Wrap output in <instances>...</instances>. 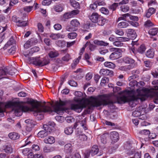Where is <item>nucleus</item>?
I'll list each match as a JSON object with an SVG mask.
<instances>
[{
  "label": "nucleus",
  "instance_id": "nucleus-39",
  "mask_svg": "<svg viewBox=\"0 0 158 158\" xmlns=\"http://www.w3.org/2000/svg\"><path fill=\"white\" fill-rule=\"evenodd\" d=\"M25 122L26 123L28 124V125H29L31 127H33L36 124L35 122L30 119L26 120L25 121Z\"/></svg>",
  "mask_w": 158,
  "mask_h": 158
},
{
  "label": "nucleus",
  "instance_id": "nucleus-52",
  "mask_svg": "<svg viewBox=\"0 0 158 158\" xmlns=\"http://www.w3.org/2000/svg\"><path fill=\"white\" fill-rule=\"evenodd\" d=\"M66 158H81V156L78 153H76L74 155H70Z\"/></svg>",
  "mask_w": 158,
  "mask_h": 158
},
{
  "label": "nucleus",
  "instance_id": "nucleus-14",
  "mask_svg": "<svg viewBox=\"0 0 158 158\" xmlns=\"http://www.w3.org/2000/svg\"><path fill=\"white\" fill-rule=\"evenodd\" d=\"M43 127L44 128V130L41 131L37 134L38 136L41 138H44L48 135V131L46 128L48 127V126L47 125H44Z\"/></svg>",
  "mask_w": 158,
  "mask_h": 158
},
{
  "label": "nucleus",
  "instance_id": "nucleus-4",
  "mask_svg": "<svg viewBox=\"0 0 158 158\" xmlns=\"http://www.w3.org/2000/svg\"><path fill=\"white\" fill-rule=\"evenodd\" d=\"M94 97L91 96L88 98L85 99L82 102L77 104L72 103L70 105V109L78 113H80L83 108L88 105L94 107Z\"/></svg>",
  "mask_w": 158,
  "mask_h": 158
},
{
  "label": "nucleus",
  "instance_id": "nucleus-41",
  "mask_svg": "<svg viewBox=\"0 0 158 158\" xmlns=\"http://www.w3.org/2000/svg\"><path fill=\"white\" fill-rule=\"evenodd\" d=\"M57 45L59 47L63 48L66 45V42L64 41L58 40L56 43Z\"/></svg>",
  "mask_w": 158,
  "mask_h": 158
},
{
  "label": "nucleus",
  "instance_id": "nucleus-64",
  "mask_svg": "<svg viewBox=\"0 0 158 158\" xmlns=\"http://www.w3.org/2000/svg\"><path fill=\"white\" fill-rule=\"evenodd\" d=\"M141 153L140 152H135L133 157H130V158H141Z\"/></svg>",
  "mask_w": 158,
  "mask_h": 158
},
{
  "label": "nucleus",
  "instance_id": "nucleus-15",
  "mask_svg": "<svg viewBox=\"0 0 158 158\" xmlns=\"http://www.w3.org/2000/svg\"><path fill=\"white\" fill-rule=\"evenodd\" d=\"M99 73L101 75L103 76L109 75L111 77L114 75L113 72L112 70H110L108 69H101L99 72Z\"/></svg>",
  "mask_w": 158,
  "mask_h": 158
},
{
  "label": "nucleus",
  "instance_id": "nucleus-3",
  "mask_svg": "<svg viewBox=\"0 0 158 158\" xmlns=\"http://www.w3.org/2000/svg\"><path fill=\"white\" fill-rule=\"evenodd\" d=\"M94 107H98L102 105L108 106L111 109H114L115 106L114 105L115 103L110 99V97L106 94L99 95L96 97H94Z\"/></svg>",
  "mask_w": 158,
  "mask_h": 158
},
{
  "label": "nucleus",
  "instance_id": "nucleus-49",
  "mask_svg": "<svg viewBox=\"0 0 158 158\" xmlns=\"http://www.w3.org/2000/svg\"><path fill=\"white\" fill-rule=\"evenodd\" d=\"M109 81V78L106 77H103L101 80L100 84L101 85H103L106 83H108Z\"/></svg>",
  "mask_w": 158,
  "mask_h": 158
},
{
  "label": "nucleus",
  "instance_id": "nucleus-30",
  "mask_svg": "<svg viewBox=\"0 0 158 158\" xmlns=\"http://www.w3.org/2000/svg\"><path fill=\"white\" fill-rule=\"evenodd\" d=\"M73 131V127L72 126L67 127L65 128L64 132L67 135L71 134Z\"/></svg>",
  "mask_w": 158,
  "mask_h": 158
},
{
  "label": "nucleus",
  "instance_id": "nucleus-29",
  "mask_svg": "<svg viewBox=\"0 0 158 158\" xmlns=\"http://www.w3.org/2000/svg\"><path fill=\"white\" fill-rule=\"evenodd\" d=\"M70 3L72 6L75 9H79L80 5L79 3L74 0H70Z\"/></svg>",
  "mask_w": 158,
  "mask_h": 158
},
{
  "label": "nucleus",
  "instance_id": "nucleus-8",
  "mask_svg": "<svg viewBox=\"0 0 158 158\" xmlns=\"http://www.w3.org/2000/svg\"><path fill=\"white\" fill-rule=\"evenodd\" d=\"M122 60L124 63L129 64L127 66V69L128 70L132 69L136 66L137 63L135 60L130 56H125L123 58Z\"/></svg>",
  "mask_w": 158,
  "mask_h": 158
},
{
  "label": "nucleus",
  "instance_id": "nucleus-27",
  "mask_svg": "<svg viewBox=\"0 0 158 158\" xmlns=\"http://www.w3.org/2000/svg\"><path fill=\"white\" fill-rule=\"evenodd\" d=\"M44 142L46 143L52 144L55 142V138L52 136H49L48 138H46L44 140Z\"/></svg>",
  "mask_w": 158,
  "mask_h": 158
},
{
  "label": "nucleus",
  "instance_id": "nucleus-40",
  "mask_svg": "<svg viewBox=\"0 0 158 158\" xmlns=\"http://www.w3.org/2000/svg\"><path fill=\"white\" fill-rule=\"evenodd\" d=\"M71 59V56L69 54L67 53L62 57V60L64 62H68Z\"/></svg>",
  "mask_w": 158,
  "mask_h": 158
},
{
  "label": "nucleus",
  "instance_id": "nucleus-50",
  "mask_svg": "<svg viewBox=\"0 0 158 158\" xmlns=\"http://www.w3.org/2000/svg\"><path fill=\"white\" fill-rule=\"evenodd\" d=\"M77 35V34L76 32H72L68 34V37L69 38L72 39L76 38Z\"/></svg>",
  "mask_w": 158,
  "mask_h": 158
},
{
  "label": "nucleus",
  "instance_id": "nucleus-34",
  "mask_svg": "<svg viewBox=\"0 0 158 158\" xmlns=\"http://www.w3.org/2000/svg\"><path fill=\"white\" fill-rule=\"evenodd\" d=\"M99 53L102 55H105L109 52L108 49L106 48L101 47L98 49Z\"/></svg>",
  "mask_w": 158,
  "mask_h": 158
},
{
  "label": "nucleus",
  "instance_id": "nucleus-17",
  "mask_svg": "<svg viewBox=\"0 0 158 158\" xmlns=\"http://www.w3.org/2000/svg\"><path fill=\"white\" fill-rule=\"evenodd\" d=\"M91 152V155L92 156H94L97 154L99 152V148L98 146L96 145H93L89 150Z\"/></svg>",
  "mask_w": 158,
  "mask_h": 158
},
{
  "label": "nucleus",
  "instance_id": "nucleus-12",
  "mask_svg": "<svg viewBox=\"0 0 158 158\" xmlns=\"http://www.w3.org/2000/svg\"><path fill=\"white\" fill-rule=\"evenodd\" d=\"M10 71H8L7 68L4 67L2 69L0 70V79L3 78H6V76L7 75L12 76L15 73Z\"/></svg>",
  "mask_w": 158,
  "mask_h": 158
},
{
  "label": "nucleus",
  "instance_id": "nucleus-54",
  "mask_svg": "<svg viewBox=\"0 0 158 158\" xmlns=\"http://www.w3.org/2000/svg\"><path fill=\"white\" fill-rule=\"evenodd\" d=\"M113 44L114 45L118 47H121L123 46V43L119 41L118 40H116L113 43Z\"/></svg>",
  "mask_w": 158,
  "mask_h": 158
},
{
  "label": "nucleus",
  "instance_id": "nucleus-13",
  "mask_svg": "<svg viewBox=\"0 0 158 158\" xmlns=\"http://www.w3.org/2000/svg\"><path fill=\"white\" fill-rule=\"evenodd\" d=\"M127 34V37L129 38V39H134L137 36L135 30L132 29H128Z\"/></svg>",
  "mask_w": 158,
  "mask_h": 158
},
{
  "label": "nucleus",
  "instance_id": "nucleus-38",
  "mask_svg": "<svg viewBox=\"0 0 158 158\" xmlns=\"http://www.w3.org/2000/svg\"><path fill=\"white\" fill-rule=\"evenodd\" d=\"M59 54L57 51H51L48 53V56L51 58H54L58 56Z\"/></svg>",
  "mask_w": 158,
  "mask_h": 158
},
{
  "label": "nucleus",
  "instance_id": "nucleus-36",
  "mask_svg": "<svg viewBox=\"0 0 158 158\" xmlns=\"http://www.w3.org/2000/svg\"><path fill=\"white\" fill-rule=\"evenodd\" d=\"M129 26L128 23L125 21H122L119 23L118 25V27L120 28H126Z\"/></svg>",
  "mask_w": 158,
  "mask_h": 158
},
{
  "label": "nucleus",
  "instance_id": "nucleus-11",
  "mask_svg": "<svg viewBox=\"0 0 158 158\" xmlns=\"http://www.w3.org/2000/svg\"><path fill=\"white\" fill-rule=\"evenodd\" d=\"M137 21L139 19L137 16H134L131 15L129 13L124 14L122 15V17L118 18V20H123L126 21H128L129 19Z\"/></svg>",
  "mask_w": 158,
  "mask_h": 158
},
{
  "label": "nucleus",
  "instance_id": "nucleus-25",
  "mask_svg": "<svg viewBox=\"0 0 158 158\" xmlns=\"http://www.w3.org/2000/svg\"><path fill=\"white\" fill-rule=\"evenodd\" d=\"M109 136L107 133H105L100 136V140L101 142L103 144H106L107 143V138Z\"/></svg>",
  "mask_w": 158,
  "mask_h": 158
},
{
  "label": "nucleus",
  "instance_id": "nucleus-58",
  "mask_svg": "<svg viewBox=\"0 0 158 158\" xmlns=\"http://www.w3.org/2000/svg\"><path fill=\"white\" fill-rule=\"evenodd\" d=\"M117 40L122 42H125L129 41V39L126 37H117Z\"/></svg>",
  "mask_w": 158,
  "mask_h": 158
},
{
  "label": "nucleus",
  "instance_id": "nucleus-6",
  "mask_svg": "<svg viewBox=\"0 0 158 158\" xmlns=\"http://www.w3.org/2000/svg\"><path fill=\"white\" fill-rule=\"evenodd\" d=\"M89 18L92 22L97 23L100 26H103L106 22V19L97 13H93Z\"/></svg>",
  "mask_w": 158,
  "mask_h": 158
},
{
  "label": "nucleus",
  "instance_id": "nucleus-26",
  "mask_svg": "<svg viewBox=\"0 0 158 158\" xmlns=\"http://www.w3.org/2000/svg\"><path fill=\"white\" fill-rule=\"evenodd\" d=\"M155 51L153 49H150L148 50L146 53V55L148 58H152L154 56Z\"/></svg>",
  "mask_w": 158,
  "mask_h": 158
},
{
  "label": "nucleus",
  "instance_id": "nucleus-42",
  "mask_svg": "<svg viewBox=\"0 0 158 158\" xmlns=\"http://www.w3.org/2000/svg\"><path fill=\"white\" fill-rule=\"evenodd\" d=\"M40 50V48L39 47H37V46H35L32 48H31L30 50V53L32 55V54L35 52H37L39 51Z\"/></svg>",
  "mask_w": 158,
  "mask_h": 158
},
{
  "label": "nucleus",
  "instance_id": "nucleus-21",
  "mask_svg": "<svg viewBox=\"0 0 158 158\" xmlns=\"http://www.w3.org/2000/svg\"><path fill=\"white\" fill-rule=\"evenodd\" d=\"M118 103L119 104L125 103L127 102V97L125 95L118 97L117 98Z\"/></svg>",
  "mask_w": 158,
  "mask_h": 158
},
{
  "label": "nucleus",
  "instance_id": "nucleus-59",
  "mask_svg": "<svg viewBox=\"0 0 158 158\" xmlns=\"http://www.w3.org/2000/svg\"><path fill=\"white\" fill-rule=\"evenodd\" d=\"M150 133V131L148 130H143L140 131L141 134L144 135H149Z\"/></svg>",
  "mask_w": 158,
  "mask_h": 158
},
{
  "label": "nucleus",
  "instance_id": "nucleus-28",
  "mask_svg": "<svg viewBox=\"0 0 158 158\" xmlns=\"http://www.w3.org/2000/svg\"><path fill=\"white\" fill-rule=\"evenodd\" d=\"M50 37L53 40H56L60 38H63L64 35L60 33H52L50 35Z\"/></svg>",
  "mask_w": 158,
  "mask_h": 158
},
{
  "label": "nucleus",
  "instance_id": "nucleus-22",
  "mask_svg": "<svg viewBox=\"0 0 158 158\" xmlns=\"http://www.w3.org/2000/svg\"><path fill=\"white\" fill-rule=\"evenodd\" d=\"M10 138L13 140L18 139L20 137V135L16 132H11L8 134Z\"/></svg>",
  "mask_w": 158,
  "mask_h": 158
},
{
  "label": "nucleus",
  "instance_id": "nucleus-23",
  "mask_svg": "<svg viewBox=\"0 0 158 158\" xmlns=\"http://www.w3.org/2000/svg\"><path fill=\"white\" fill-rule=\"evenodd\" d=\"M139 99L138 96L135 95L134 94L131 96H128L127 97V102H129V104L131 102H133L135 101H137Z\"/></svg>",
  "mask_w": 158,
  "mask_h": 158
},
{
  "label": "nucleus",
  "instance_id": "nucleus-33",
  "mask_svg": "<svg viewBox=\"0 0 158 158\" xmlns=\"http://www.w3.org/2000/svg\"><path fill=\"white\" fill-rule=\"evenodd\" d=\"M144 26L146 28H149L154 25V24L150 20H148L144 22Z\"/></svg>",
  "mask_w": 158,
  "mask_h": 158
},
{
  "label": "nucleus",
  "instance_id": "nucleus-44",
  "mask_svg": "<svg viewBox=\"0 0 158 158\" xmlns=\"http://www.w3.org/2000/svg\"><path fill=\"white\" fill-rule=\"evenodd\" d=\"M154 102L155 103L158 104V92L154 91L153 92Z\"/></svg>",
  "mask_w": 158,
  "mask_h": 158
},
{
  "label": "nucleus",
  "instance_id": "nucleus-20",
  "mask_svg": "<svg viewBox=\"0 0 158 158\" xmlns=\"http://www.w3.org/2000/svg\"><path fill=\"white\" fill-rule=\"evenodd\" d=\"M70 24L72 27H74L73 30L74 31H76L77 29L76 28L80 25V23L79 21L76 19L72 20L70 22Z\"/></svg>",
  "mask_w": 158,
  "mask_h": 158
},
{
  "label": "nucleus",
  "instance_id": "nucleus-7",
  "mask_svg": "<svg viewBox=\"0 0 158 158\" xmlns=\"http://www.w3.org/2000/svg\"><path fill=\"white\" fill-rule=\"evenodd\" d=\"M157 3L155 1H151L148 3V6L149 8L145 11L144 16L147 18H149L150 16L154 14L156 11L155 7H152V6H156Z\"/></svg>",
  "mask_w": 158,
  "mask_h": 158
},
{
  "label": "nucleus",
  "instance_id": "nucleus-63",
  "mask_svg": "<svg viewBox=\"0 0 158 158\" xmlns=\"http://www.w3.org/2000/svg\"><path fill=\"white\" fill-rule=\"evenodd\" d=\"M63 18L65 19H68L72 17L70 12H67L63 15Z\"/></svg>",
  "mask_w": 158,
  "mask_h": 158
},
{
  "label": "nucleus",
  "instance_id": "nucleus-55",
  "mask_svg": "<svg viewBox=\"0 0 158 158\" xmlns=\"http://www.w3.org/2000/svg\"><path fill=\"white\" fill-rule=\"evenodd\" d=\"M32 44V42L31 40H28L24 44V47L26 49L28 48L31 47Z\"/></svg>",
  "mask_w": 158,
  "mask_h": 158
},
{
  "label": "nucleus",
  "instance_id": "nucleus-46",
  "mask_svg": "<svg viewBox=\"0 0 158 158\" xmlns=\"http://www.w3.org/2000/svg\"><path fill=\"white\" fill-rule=\"evenodd\" d=\"M100 10L102 13L106 15H109V13L108 10L104 7H102Z\"/></svg>",
  "mask_w": 158,
  "mask_h": 158
},
{
  "label": "nucleus",
  "instance_id": "nucleus-10",
  "mask_svg": "<svg viewBox=\"0 0 158 158\" xmlns=\"http://www.w3.org/2000/svg\"><path fill=\"white\" fill-rule=\"evenodd\" d=\"M114 52L112 53L109 56V58L112 60H116L119 58L121 56V54L119 51L120 50L119 48H113L111 49Z\"/></svg>",
  "mask_w": 158,
  "mask_h": 158
},
{
  "label": "nucleus",
  "instance_id": "nucleus-61",
  "mask_svg": "<svg viewBox=\"0 0 158 158\" xmlns=\"http://www.w3.org/2000/svg\"><path fill=\"white\" fill-rule=\"evenodd\" d=\"M37 27L38 31L39 32H43L44 31V28L42 24L40 23H38L37 24Z\"/></svg>",
  "mask_w": 158,
  "mask_h": 158
},
{
  "label": "nucleus",
  "instance_id": "nucleus-48",
  "mask_svg": "<svg viewBox=\"0 0 158 158\" xmlns=\"http://www.w3.org/2000/svg\"><path fill=\"white\" fill-rule=\"evenodd\" d=\"M31 151V150L29 148H26L23 150L22 152L24 155L28 156L30 152Z\"/></svg>",
  "mask_w": 158,
  "mask_h": 158
},
{
  "label": "nucleus",
  "instance_id": "nucleus-56",
  "mask_svg": "<svg viewBox=\"0 0 158 158\" xmlns=\"http://www.w3.org/2000/svg\"><path fill=\"white\" fill-rule=\"evenodd\" d=\"M118 3H114L112 5L110 6L109 7V9L112 11H114L115 10L118 6Z\"/></svg>",
  "mask_w": 158,
  "mask_h": 158
},
{
  "label": "nucleus",
  "instance_id": "nucleus-19",
  "mask_svg": "<svg viewBox=\"0 0 158 158\" xmlns=\"http://www.w3.org/2000/svg\"><path fill=\"white\" fill-rule=\"evenodd\" d=\"M2 148L4 151L7 153L11 154L13 152V149L10 144L3 145Z\"/></svg>",
  "mask_w": 158,
  "mask_h": 158
},
{
  "label": "nucleus",
  "instance_id": "nucleus-47",
  "mask_svg": "<svg viewBox=\"0 0 158 158\" xmlns=\"http://www.w3.org/2000/svg\"><path fill=\"white\" fill-rule=\"evenodd\" d=\"M56 12H61L63 10V8L60 5H57L55 6L54 8Z\"/></svg>",
  "mask_w": 158,
  "mask_h": 158
},
{
  "label": "nucleus",
  "instance_id": "nucleus-37",
  "mask_svg": "<svg viewBox=\"0 0 158 158\" xmlns=\"http://www.w3.org/2000/svg\"><path fill=\"white\" fill-rule=\"evenodd\" d=\"M146 49L145 45L143 44L141 45L137 49V52L141 53L142 54L144 52Z\"/></svg>",
  "mask_w": 158,
  "mask_h": 158
},
{
  "label": "nucleus",
  "instance_id": "nucleus-53",
  "mask_svg": "<svg viewBox=\"0 0 158 158\" xmlns=\"http://www.w3.org/2000/svg\"><path fill=\"white\" fill-rule=\"evenodd\" d=\"M140 73V71L139 69L133 70L131 71V74L134 75L137 78L139 77V74Z\"/></svg>",
  "mask_w": 158,
  "mask_h": 158
},
{
  "label": "nucleus",
  "instance_id": "nucleus-2",
  "mask_svg": "<svg viewBox=\"0 0 158 158\" xmlns=\"http://www.w3.org/2000/svg\"><path fill=\"white\" fill-rule=\"evenodd\" d=\"M67 103L66 101H63L60 100L59 102H56L55 105L48 103V105H46V102H44V106L45 107L46 110H47L45 112H48L51 114H52L53 112L56 113L58 114L62 113L64 111H66L68 109L67 108L62 107V106H66Z\"/></svg>",
  "mask_w": 158,
  "mask_h": 158
},
{
  "label": "nucleus",
  "instance_id": "nucleus-45",
  "mask_svg": "<svg viewBox=\"0 0 158 158\" xmlns=\"http://www.w3.org/2000/svg\"><path fill=\"white\" fill-rule=\"evenodd\" d=\"M138 96L139 99H140L141 101H143L146 99V97L148 96L147 94H138L137 95Z\"/></svg>",
  "mask_w": 158,
  "mask_h": 158
},
{
  "label": "nucleus",
  "instance_id": "nucleus-1",
  "mask_svg": "<svg viewBox=\"0 0 158 158\" xmlns=\"http://www.w3.org/2000/svg\"><path fill=\"white\" fill-rule=\"evenodd\" d=\"M27 103L31 105V107L30 108L27 106H23L21 107L22 110L24 112L29 111H33L34 115H37L38 113L41 112H45L46 110L44 105L41 104L37 100L30 98L27 101Z\"/></svg>",
  "mask_w": 158,
  "mask_h": 158
},
{
  "label": "nucleus",
  "instance_id": "nucleus-24",
  "mask_svg": "<svg viewBox=\"0 0 158 158\" xmlns=\"http://www.w3.org/2000/svg\"><path fill=\"white\" fill-rule=\"evenodd\" d=\"M94 43L97 45L107 46L109 45V44L102 40L99 41L98 40H94L93 41Z\"/></svg>",
  "mask_w": 158,
  "mask_h": 158
},
{
  "label": "nucleus",
  "instance_id": "nucleus-32",
  "mask_svg": "<svg viewBox=\"0 0 158 158\" xmlns=\"http://www.w3.org/2000/svg\"><path fill=\"white\" fill-rule=\"evenodd\" d=\"M158 32V28L157 27H154L150 29L148 31L149 34L152 36L155 35L157 34Z\"/></svg>",
  "mask_w": 158,
  "mask_h": 158
},
{
  "label": "nucleus",
  "instance_id": "nucleus-43",
  "mask_svg": "<svg viewBox=\"0 0 158 158\" xmlns=\"http://www.w3.org/2000/svg\"><path fill=\"white\" fill-rule=\"evenodd\" d=\"M23 54L26 57L28 58L30 60L32 59V58L30 57L32 55L30 52V50L29 51H23Z\"/></svg>",
  "mask_w": 158,
  "mask_h": 158
},
{
  "label": "nucleus",
  "instance_id": "nucleus-16",
  "mask_svg": "<svg viewBox=\"0 0 158 158\" xmlns=\"http://www.w3.org/2000/svg\"><path fill=\"white\" fill-rule=\"evenodd\" d=\"M110 138L114 143L117 142L119 139L118 134L116 131H112L110 133Z\"/></svg>",
  "mask_w": 158,
  "mask_h": 158
},
{
  "label": "nucleus",
  "instance_id": "nucleus-35",
  "mask_svg": "<svg viewBox=\"0 0 158 158\" xmlns=\"http://www.w3.org/2000/svg\"><path fill=\"white\" fill-rule=\"evenodd\" d=\"M104 66L109 68L114 69L115 67V64L111 62L106 61L104 63Z\"/></svg>",
  "mask_w": 158,
  "mask_h": 158
},
{
  "label": "nucleus",
  "instance_id": "nucleus-31",
  "mask_svg": "<svg viewBox=\"0 0 158 158\" xmlns=\"http://www.w3.org/2000/svg\"><path fill=\"white\" fill-rule=\"evenodd\" d=\"M73 147L70 143L66 144L64 146V150L66 153H71L72 152Z\"/></svg>",
  "mask_w": 158,
  "mask_h": 158
},
{
  "label": "nucleus",
  "instance_id": "nucleus-57",
  "mask_svg": "<svg viewBox=\"0 0 158 158\" xmlns=\"http://www.w3.org/2000/svg\"><path fill=\"white\" fill-rule=\"evenodd\" d=\"M68 84L71 86L76 87L77 86V83L73 80H70L68 81Z\"/></svg>",
  "mask_w": 158,
  "mask_h": 158
},
{
  "label": "nucleus",
  "instance_id": "nucleus-60",
  "mask_svg": "<svg viewBox=\"0 0 158 158\" xmlns=\"http://www.w3.org/2000/svg\"><path fill=\"white\" fill-rule=\"evenodd\" d=\"M121 10L122 11L126 12L128 11L129 10V7L127 6H123L121 7Z\"/></svg>",
  "mask_w": 158,
  "mask_h": 158
},
{
  "label": "nucleus",
  "instance_id": "nucleus-51",
  "mask_svg": "<svg viewBox=\"0 0 158 158\" xmlns=\"http://www.w3.org/2000/svg\"><path fill=\"white\" fill-rule=\"evenodd\" d=\"M79 139L82 141H85L87 139V137L85 134H81L79 135Z\"/></svg>",
  "mask_w": 158,
  "mask_h": 158
},
{
  "label": "nucleus",
  "instance_id": "nucleus-62",
  "mask_svg": "<svg viewBox=\"0 0 158 158\" xmlns=\"http://www.w3.org/2000/svg\"><path fill=\"white\" fill-rule=\"evenodd\" d=\"M54 28L55 30L58 31L62 29V26L60 24L57 23L54 25Z\"/></svg>",
  "mask_w": 158,
  "mask_h": 158
},
{
  "label": "nucleus",
  "instance_id": "nucleus-5",
  "mask_svg": "<svg viewBox=\"0 0 158 158\" xmlns=\"http://www.w3.org/2000/svg\"><path fill=\"white\" fill-rule=\"evenodd\" d=\"M32 64L36 66L42 67L50 63V60L48 57H45L43 58L40 57H32L31 60Z\"/></svg>",
  "mask_w": 158,
  "mask_h": 158
},
{
  "label": "nucleus",
  "instance_id": "nucleus-18",
  "mask_svg": "<svg viewBox=\"0 0 158 158\" xmlns=\"http://www.w3.org/2000/svg\"><path fill=\"white\" fill-rule=\"evenodd\" d=\"M20 102H19L10 101L7 102L5 106L6 108L11 107H18L20 105Z\"/></svg>",
  "mask_w": 158,
  "mask_h": 158
},
{
  "label": "nucleus",
  "instance_id": "nucleus-9",
  "mask_svg": "<svg viewBox=\"0 0 158 158\" xmlns=\"http://www.w3.org/2000/svg\"><path fill=\"white\" fill-rule=\"evenodd\" d=\"M12 19L13 22L16 23V25L18 27H25L27 25V22L26 21L23 20V19H22L15 15L12 16Z\"/></svg>",
  "mask_w": 158,
  "mask_h": 158
}]
</instances>
